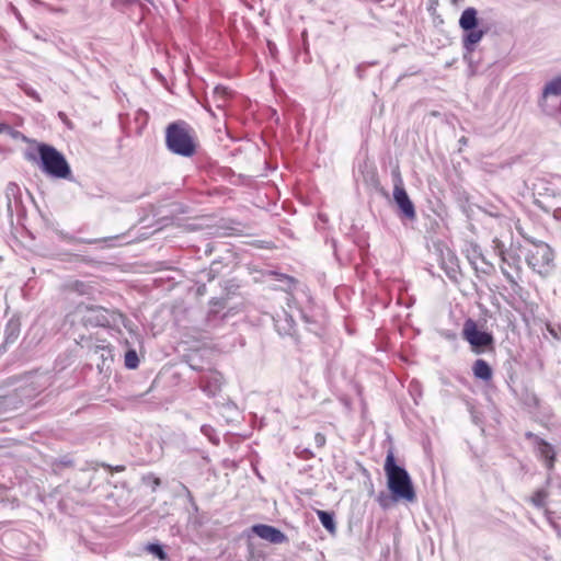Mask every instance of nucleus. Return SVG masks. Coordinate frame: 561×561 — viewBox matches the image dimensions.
Returning <instances> with one entry per match:
<instances>
[{"mask_svg": "<svg viewBox=\"0 0 561 561\" xmlns=\"http://www.w3.org/2000/svg\"><path fill=\"white\" fill-rule=\"evenodd\" d=\"M67 318L71 324L80 322L84 327H105L122 322L129 332H133L130 321H128L122 313L111 312L96 306L79 304L76 306L73 311L67 316Z\"/></svg>", "mask_w": 561, "mask_h": 561, "instance_id": "f257e3e1", "label": "nucleus"}, {"mask_svg": "<svg viewBox=\"0 0 561 561\" xmlns=\"http://www.w3.org/2000/svg\"><path fill=\"white\" fill-rule=\"evenodd\" d=\"M387 486L396 501L413 503L416 501V493L408 471L398 466L392 453H389L383 466Z\"/></svg>", "mask_w": 561, "mask_h": 561, "instance_id": "f03ea898", "label": "nucleus"}, {"mask_svg": "<svg viewBox=\"0 0 561 561\" xmlns=\"http://www.w3.org/2000/svg\"><path fill=\"white\" fill-rule=\"evenodd\" d=\"M25 159L30 162L39 160L45 173L57 179H69L71 175L70 167L56 148L46 144H38L37 151L28 149L25 152Z\"/></svg>", "mask_w": 561, "mask_h": 561, "instance_id": "7ed1b4c3", "label": "nucleus"}, {"mask_svg": "<svg viewBox=\"0 0 561 561\" xmlns=\"http://www.w3.org/2000/svg\"><path fill=\"white\" fill-rule=\"evenodd\" d=\"M531 244L526 253V262L534 272L547 277L553 268V251L542 241H531Z\"/></svg>", "mask_w": 561, "mask_h": 561, "instance_id": "20e7f679", "label": "nucleus"}, {"mask_svg": "<svg viewBox=\"0 0 561 561\" xmlns=\"http://www.w3.org/2000/svg\"><path fill=\"white\" fill-rule=\"evenodd\" d=\"M167 145L172 152L184 157L192 156L195 150V144L188 128L180 123L171 124L168 127Z\"/></svg>", "mask_w": 561, "mask_h": 561, "instance_id": "39448f33", "label": "nucleus"}, {"mask_svg": "<svg viewBox=\"0 0 561 561\" xmlns=\"http://www.w3.org/2000/svg\"><path fill=\"white\" fill-rule=\"evenodd\" d=\"M477 10L467 8L459 19L460 27L466 32L462 43L468 51H473L474 46L483 38L485 31L478 28Z\"/></svg>", "mask_w": 561, "mask_h": 561, "instance_id": "423d86ee", "label": "nucleus"}, {"mask_svg": "<svg viewBox=\"0 0 561 561\" xmlns=\"http://www.w3.org/2000/svg\"><path fill=\"white\" fill-rule=\"evenodd\" d=\"M462 335L476 353H481L486 346L493 343L492 335L478 330L476 322L472 320H467L465 322Z\"/></svg>", "mask_w": 561, "mask_h": 561, "instance_id": "0eeeda50", "label": "nucleus"}, {"mask_svg": "<svg viewBox=\"0 0 561 561\" xmlns=\"http://www.w3.org/2000/svg\"><path fill=\"white\" fill-rule=\"evenodd\" d=\"M393 199L407 218H415L414 205L408 196L402 178L399 173H396L393 178Z\"/></svg>", "mask_w": 561, "mask_h": 561, "instance_id": "6e6552de", "label": "nucleus"}, {"mask_svg": "<svg viewBox=\"0 0 561 561\" xmlns=\"http://www.w3.org/2000/svg\"><path fill=\"white\" fill-rule=\"evenodd\" d=\"M252 530L260 538L270 541L272 543H282L286 541V536L275 527L268 525H254Z\"/></svg>", "mask_w": 561, "mask_h": 561, "instance_id": "1a4fd4ad", "label": "nucleus"}, {"mask_svg": "<svg viewBox=\"0 0 561 561\" xmlns=\"http://www.w3.org/2000/svg\"><path fill=\"white\" fill-rule=\"evenodd\" d=\"M94 356L96 359L100 360L98 363V369L100 373H105L111 368V364L113 363L114 355L113 351L110 346L106 345H98L95 346L93 351Z\"/></svg>", "mask_w": 561, "mask_h": 561, "instance_id": "9d476101", "label": "nucleus"}, {"mask_svg": "<svg viewBox=\"0 0 561 561\" xmlns=\"http://www.w3.org/2000/svg\"><path fill=\"white\" fill-rule=\"evenodd\" d=\"M204 390L209 394L214 396L221 387L222 376L217 371H210L208 375L203 377Z\"/></svg>", "mask_w": 561, "mask_h": 561, "instance_id": "9b49d317", "label": "nucleus"}, {"mask_svg": "<svg viewBox=\"0 0 561 561\" xmlns=\"http://www.w3.org/2000/svg\"><path fill=\"white\" fill-rule=\"evenodd\" d=\"M537 451L540 457L546 461V466L551 470L554 466L556 451L554 448L547 442L538 439Z\"/></svg>", "mask_w": 561, "mask_h": 561, "instance_id": "f8f14e48", "label": "nucleus"}, {"mask_svg": "<svg viewBox=\"0 0 561 561\" xmlns=\"http://www.w3.org/2000/svg\"><path fill=\"white\" fill-rule=\"evenodd\" d=\"M561 95V75L554 77L552 80L546 83L542 90V98Z\"/></svg>", "mask_w": 561, "mask_h": 561, "instance_id": "ddd939ff", "label": "nucleus"}, {"mask_svg": "<svg viewBox=\"0 0 561 561\" xmlns=\"http://www.w3.org/2000/svg\"><path fill=\"white\" fill-rule=\"evenodd\" d=\"M473 374L477 378L489 380L492 377V369L483 359H478L473 365Z\"/></svg>", "mask_w": 561, "mask_h": 561, "instance_id": "4468645a", "label": "nucleus"}, {"mask_svg": "<svg viewBox=\"0 0 561 561\" xmlns=\"http://www.w3.org/2000/svg\"><path fill=\"white\" fill-rule=\"evenodd\" d=\"M317 515L322 524V526L330 533L335 534L336 526L333 519V515L325 511H317Z\"/></svg>", "mask_w": 561, "mask_h": 561, "instance_id": "2eb2a0df", "label": "nucleus"}, {"mask_svg": "<svg viewBox=\"0 0 561 561\" xmlns=\"http://www.w3.org/2000/svg\"><path fill=\"white\" fill-rule=\"evenodd\" d=\"M138 356L136 351L129 350L125 354V365L129 369H135L138 366Z\"/></svg>", "mask_w": 561, "mask_h": 561, "instance_id": "dca6fc26", "label": "nucleus"}, {"mask_svg": "<svg viewBox=\"0 0 561 561\" xmlns=\"http://www.w3.org/2000/svg\"><path fill=\"white\" fill-rule=\"evenodd\" d=\"M213 94H214L215 102L217 103V106L222 107L225 96L228 94L227 89L224 87H216L214 89Z\"/></svg>", "mask_w": 561, "mask_h": 561, "instance_id": "f3484780", "label": "nucleus"}, {"mask_svg": "<svg viewBox=\"0 0 561 561\" xmlns=\"http://www.w3.org/2000/svg\"><path fill=\"white\" fill-rule=\"evenodd\" d=\"M546 497H547V493L545 491L540 490L533 495L531 502L534 505L541 507L545 505Z\"/></svg>", "mask_w": 561, "mask_h": 561, "instance_id": "a211bd4d", "label": "nucleus"}, {"mask_svg": "<svg viewBox=\"0 0 561 561\" xmlns=\"http://www.w3.org/2000/svg\"><path fill=\"white\" fill-rule=\"evenodd\" d=\"M147 550L151 553H153L154 556H157L160 560H165L167 559V554L165 552L163 551L162 547L159 546V545H149L147 547Z\"/></svg>", "mask_w": 561, "mask_h": 561, "instance_id": "6ab92c4d", "label": "nucleus"}, {"mask_svg": "<svg viewBox=\"0 0 561 561\" xmlns=\"http://www.w3.org/2000/svg\"><path fill=\"white\" fill-rule=\"evenodd\" d=\"M314 442H316V445H317L318 447H322V446H324V444H325V437H324V435H322V434H320V433H317V434L314 435Z\"/></svg>", "mask_w": 561, "mask_h": 561, "instance_id": "aec40b11", "label": "nucleus"}, {"mask_svg": "<svg viewBox=\"0 0 561 561\" xmlns=\"http://www.w3.org/2000/svg\"><path fill=\"white\" fill-rule=\"evenodd\" d=\"M387 500H388V497H387V496H382V495H380V496L378 497V501H379L380 505H382L383 507L387 505V503H386V501H387Z\"/></svg>", "mask_w": 561, "mask_h": 561, "instance_id": "412c9836", "label": "nucleus"}, {"mask_svg": "<svg viewBox=\"0 0 561 561\" xmlns=\"http://www.w3.org/2000/svg\"><path fill=\"white\" fill-rule=\"evenodd\" d=\"M494 242H496V249L499 250L500 254L502 255L503 254V250H502V244L499 240H495Z\"/></svg>", "mask_w": 561, "mask_h": 561, "instance_id": "4be33fe9", "label": "nucleus"}, {"mask_svg": "<svg viewBox=\"0 0 561 561\" xmlns=\"http://www.w3.org/2000/svg\"><path fill=\"white\" fill-rule=\"evenodd\" d=\"M8 400V397L0 398V404L5 403Z\"/></svg>", "mask_w": 561, "mask_h": 561, "instance_id": "5701e85b", "label": "nucleus"}, {"mask_svg": "<svg viewBox=\"0 0 561 561\" xmlns=\"http://www.w3.org/2000/svg\"><path fill=\"white\" fill-rule=\"evenodd\" d=\"M99 240H82V242H85V243H95L98 242Z\"/></svg>", "mask_w": 561, "mask_h": 561, "instance_id": "b1692460", "label": "nucleus"}, {"mask_svg": "<svg viewBox=\"0 0 561 561\" xmlns=\"http://www.w3.org/2000/svg\"><path fill=\"white\" fill-rule=\"evenodd\" d=\"M14 188H15V185H10V186L8 187V193H9V192H13V191H14Z\"/></svg>", "mask_w": 561, "mask_h": 561, "instance_id": "393cba45", "label": "nucleus"}, {"mask_svg": "<svg viewBox=\"0 0 561 561\" xmlns=\"http://www.w3.org/2000/svg\"><path fill=\"white\" fill-rule=\"evenodd\" d=\"M153 483H154V486H158L160 484V479L156 478Z\"/></svg>", "mask_w": 561, "mask_h": 561, "instance_id": "a878e982", "label": "nucleus"}, {"mask_svg": "<svg viewBox=\"0 0 561 561\" xmlns=\"http://www.w3.org/2000/svg\"><path fill=\"white\" fill-rule=\"evenodd\" d=\"M115 238H116V237H110V238H105V239H103V240H104V241H105V240H113V239H115Z\"/></svg>", "mask_w": 561, "mask_h": 561, "instance_id": "bb28decb", "label": "nucleus"}]
</instances>
